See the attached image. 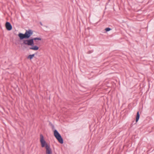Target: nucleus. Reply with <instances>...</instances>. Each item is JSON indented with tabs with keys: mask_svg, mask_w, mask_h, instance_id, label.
Masks as SVG:
<instances>
[{
	"mask_svg": "<svg viewBox=\"0 0 154 154\" xmlns=\"http://www.w3.org/2000/svg\"><path fill=\"white\" fill-rule=\"evenodd\" d=\"M32 39H33V41L34 40H41V39H42L41 38H37V37L35 38H32Z\"/></svg>",
	"mask_w": 154,
	"mask_h": 154,
	"instance_id": "obj_9",
	"label": "nucleus"
},
{
	"mask_svg": "<svg viewBox=\"0 0 154 154\" xmlns=\"http://www.w3.org/2000/svg\"><path fill=\"white\" fill-rule=\"evenodd\" d=\"M40 24L41 25H42V24L41 22H40Z\"/></svg>",
	"mask_w": 154,
	"mask_h": 154,
	"instance_id": "obj_11",
	"label": "nucleus"
},
{
	"mask_svg": "<svg viewBox=\"0 0 154 154\" xmlns=\"http://www.w3.org/2000/svg\"><path fill=\"white\" fill-rule=\"evenodd\" d=\"M23 44L27 45L32 46L34 45V41H33V39H32L28 40H24Z\"/></svg>",
	"mask_w": 154,
	"mask_h": 154,
	"instance_id": "obj_4",
	"label": "nucleus"
},
{
	"mask_svg": "<svg viewBox=\"0 0 154 154\" xmlns=\"http://www.w3.org/2000/svg\"><path fill=\"white\" fill-rule=\"evenodd\" d=\"M40 141L42 147H45L46 149V153L47 154H51L52 153L51 149L50 146L48 145L46 141L44 140L43 135L41 134L40 135Z\"/></svg>",
	"mask_w": 154,
	"mask_h": 154,
	"instance_id": "obj_1",
	"label": "nucleus"
},
{
	"mask_svg": "<svg viewBox=\"0 0 154 154\" xmlns=\"http://www.w3.org/2000/svg\"><path fill=\"white\" fill-rule=\"evenodd\" d=\"M105 30L106 32L109 31L111 30V29L109 28H107L105 29Z\"/></svg>",
	"mask_w": 154,
	"mask_h": 154,
	"instance_id": "obj_10",
	"label": "nucleus"
},
{
	"mask_svg": "<svg viewBox=\"0 0 154 154\" xmlns=\"http://www.w3.org/2000/svg\"><path fill=\"white\" fill-rule=\"evenodd\" d=\"M54 134L55 137L60 143L61 144L63 143V140L60 134L57 130H54Z\"/></svg>",
	"mask_w": 154,
	"mask_h": 154,
	"instance_id": "obj_3",
	"label": "nucleus"
},
{
	"mask_svg": "<svg viewBox=\"0 0 154 154\" xmlns=\"http://www.w3.org/2000/svg\"><path fill=\"white\" fill-rule=\"evenodd\" d=\"M35 55V54H32L28 56L27 57L28 59H29L30 60H31L33 57Z\"/></svg>",
	"mask_w": 154,
	"mask_h": 154,
	"instance_id": "obj_8",
	"label": "nucleus"
},
{
	"mask_svg": "<svg viewBox=\"0 0 154 154\" xmlns=\"http://www.w3.org/2000/svg\"><path fill=\"white\" fill-rule=\"evenodd\" d=\"M140 118V114H139V112H138L137 114V116L136 119V122H137L139 119Z\"/></svg>",
	"mask_w": 154,
	"mask_h": 154,
	"instance_id": "obj_7",
	"label": "nucleus"
},
{
	"mask_svg": "<svg viewBox=\"0 0 154 154\" xmlns=\"http://www.w3.org/2000/svg\"><path fill=\"white\" fill-rule=\"evenodd\" d=\"M39 48L37 46H34L33 47H30V49H31L34 50H37Z\"/></svg>",
	"mask_w": 154,
	"mask_h": 154,
	"instance_id": "obj_6",
	"label": "nucleus"
},
{
	"mask_svg": "<svg viewBox=\"0 0 154 154\" xmlns=\"http://www.w3.org/2000/svg\"><path fill=\"white\" fill-rule=\"evenodd\" d=\"M5 26L6 29L8 30H11L12 29V26L9 22H6Z\"/></svg>",
	"mask_w": 154,
	"mask_h": 154,
	"instance_id": "obj_5",
	"label": "nucleus"
},
{
	"mask_svg": "<svg viewBox=\"0 0 154 154\" xmlns=\"http://www.w3.org/2000/svg\"><path fill=\"white\" fill-rule=\"evenodd\" d=\"M33 33V31L31 29L26 30L25 34L20 33L18 36L20 40H23L24 38H29Z\"/></svg>",
	"mask_w": 154,
	"mask_h": 154,
	"instance_id": "obj_2",
	"label": "nucleus"
}]
</instances>
